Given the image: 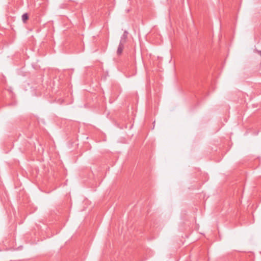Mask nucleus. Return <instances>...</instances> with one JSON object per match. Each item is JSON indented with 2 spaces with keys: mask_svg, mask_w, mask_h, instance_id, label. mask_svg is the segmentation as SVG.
I'll return each mask as SVG.
<instances>
[{
  "mask_svg": "<svg viewBox=\"0 0 261 261\" xmlns=\"http://www.w3.org/2000/svg\"><path fill=\"white\" fill-rule=\"evenodd\" d=\"M123 43H122V39L120 40L119 45L118 47L117 50V55L119 56L121 55L122 53L123 48H124V45Z\"/></svg>",
  "mask_w": 261,
  "mask_h": 261,
  "instance_id": "f257e3e1",
  "label": "nucleus"
},
{
  "mask_svg": "<svg viewBox=\"0 0 261 261\" xmlns=\"http://www.w3.org/2000/svg\"><path fill=\"white\" fill-rule=\"evenodd\" d=\"M127 34L128 33L127 31H124L122 36L121 37V39H122V43H123L125 42L127 36Z\"/></svg>",
  "mask_w": 261,
  "mask_h": 261,
  "instance_id": "f03ea898",
  "label": "nucleus"
},
{
  "mask_svg": "<svg viewBox=\"0 0 261 261\" xmlns=\"http://www.w3.org/2000/svg\"><path fill=\"white\" fill-rule=\"evenodd\" d=\"M29 18V16L27 13H24L22 16V20L25 22Z\"/></svg>",
  "mask_w": 261,
  "mask_h": 261,
  "instance_id": "7ed1b4c3",
  "label": "nucleus"
},
{
  "mask_svg": "<svg viewBox=\"0 0 261 261\" xmlns=\"http://www.w3.org/2000/svg\"><path fill=\"white\" fill-rule=\"evenodd\" d=\"M257 52L261 56V50L258 51Z\"/></svg>",
  "mask_w": 261,
  "mask_h": 261,
  "instance_id": "20e7f679",
  "label": "nucleus"
}]
</instances>
